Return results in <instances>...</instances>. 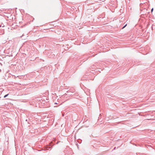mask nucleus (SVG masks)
Segmentation results:
<instances>
[{
  "label": "nucleus",
  "mask_w": 155,
  "mask_h": 155,
  "mask_svg": "<svg viewBox=\"0 0 155 155\" xmlns=\"http://www.w3.org/2000/svg\"><path fill=\"white\" fill-rule=\"evenodd\" d=\"M8 95V94L6 95H5L4 96V98H5L6 97H7Z\"/></svg>",
  "instance_id": "obj_1"
},
{
  "label": "nucleus",
  "mask_w": 155,
  "mask_h": 155,
  "mask_svg": "<svg viewBox=\"0 0 155 155\" xmlns=\"http://www.w3.org/2000/svg\"><path fill=\"white\" fill-rule=\"evenodd\" d=\"M127 25V24L125 25L123 27V28H122V29H124L126 26Z\"/></svg>",
  "instance_id": "obj_2"
},
{
  "label": "nucleus",
  "mask_w": 155,
  "mask_h": 155,
  "mask_svg": "<svg viewBox=\"0 0 155 155\" xmlns=\"http://www.w3.org/2000/svg\"><path fill=\"white\" fill-rule=\"evenodd\" d=\"M153 8H152V9H151V10L152 12H153Z\"/></svg>",
  "instance_id": "obj_3"
},
{
  "label": "nucleus",
  "mask_w": 155,
  "mask_h": 155,
  "mask_svg": "<svg viewBox=\"0 0 155 155\" xmlns=\"http://www.w3.org/2000/svg\"><path fill=\"white\" fill-rule=\"evenodd\" d=\"M54 104H57V103H54Z\"/></svg>",
  "instance_id": "obj_4"
}]
</instances>
